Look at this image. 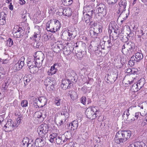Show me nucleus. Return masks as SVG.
Instances as JSON below:
<instances>
[{
  "label": "nucleus",
  "mask_w": 147,
  "mask_h": 147,
  "mask_svg": "<svg viewBox=\"0 0 147 147\" xmlns=\"http://www.w3.org/2000/svg\"><path fill=\"white\" fill-rule=\"evenodd\" d=\"M49 127V125L46 124L41 125L40 126L38 131L40 137L45 138L47 136L46 134L48 132Z\"/></svg>",
  "instance_id": "423d86ee"
},
{
  "label": "nucleus",
  "mask_w": 147,
  "mask_h": 147,
  "mask_svg": "<svg viewBox=\"0 0 147 147\" xmlns=\"http://www.w3.org/2000/svg\"><path fill=\"white\" fill-rule=\"evenodd\" d=\"M63 3L64 2L66 5H70L73 2V0H62Z\"/></svg>",
  "instance_id": "6e6d98bb"
},
{
  "label": "nucleus",
  "mask_w": 147,
  "mask_h": 147,
  "mask_svg": "<svg viewBox=\"0 0 147 147\" xmlns=\"http://www.w3.org/2000/svg\"><path fill=\"white\" fill-rule=\"evenodd\" d=\"M80 100L81 103L84 105H86V98L85 96H83L81 98Z\"/></svg>",
  "instance_id": "680f3d73"
},
{
  "label": "nucleus",
  "mask_w": 147,
  "mask_h": 147,
  "mask_svg": "<svg viewBox=\"0 0 147 147\" xmlns=\"http://www.w3.org/2000/svg\"><path fill=\"white\" fill-rule=\"evenodd\" d=\"M127 5V1L125 0H121L119 3V11L121 12L120 16L124 11L126 10L125 8Z\"/></svg>",
  "instance_id": "4468645a"
},
{
  "label": "nucleus",
  "mask_w": 147,
  "mask_h": 147,
  "mask_svg": "<svg viewBox=\"0 0 147 147\" xmlns=\"http://www.w3.org/2000/svg\"><path fill=\"white\" fill-rule=\"evenodd\" d=\"M37 56L35 57L36 59H39L40 60L43 61L45 58L44 54L40 51L37 52L36 53Z\"/></svg>",
  "instance_id": "4be33fe9"
},
{
  "label": "nucleus",
  "mask_w": 147,
  "mask_h": 147,
  "mask_svg": "<svg viewBox=\"0 0 147 147\" xmlns=\"http://www.w3.org/2000/svg\"><path fill=\"white\" fill-rule=\"evenodd\" d=\"M145 79L144 78H141L139 80L138 82L136 84V85L138 86V89L139 90L140 89L142 88L144 86V85L145 84Z\"/></svg>",
  "instance_id": "393cba45"
},
{
  "label": "nucleus",
  "mask_w": 147,
  "mask_h": 147,
  "mask_svg": "<svg viewBox=\"0 0 147 147\" xmlns=\"http://www.w3.org/2000/svg\"><path fill=\"white\" fill-rule=\"evenodd\" d=\"M40 35L39 34L37 33H34V35L33 36V38L34 40L35 41H38L40 38Z\"/></svg>",
  "instance_id": "052dcab7"
},
{
  "label": "nucleus",
  "mask_w": 147,
  "mask_h": 147,
  "mask_svg": "<svg viewBox=\"0 0 147 147\" xmlns=\"http://www.w3.org/2000/svg\"><path fill=\"white\" fill-rule=\"evenodd\" d=\"M51 23L50 32L52 33H55L59 30L61 27V24L58 20L53 19L50 20Z\"/></svg>",
  "instance_id": "20e7f679"
},
{
  "label": "nucleus",
  "mask_w": 147,
  "mask_h": 147,
  "mask_svg": "<svg viewBox=\"0 0 147 147\" xmlns=\"http://www.w3.org/2000/svg\"><path fill=\"white\" fill-rule=\"evenodd\" d=\"M107 82L110 84L114 82L118 76V72L117 70L114 71L112 75L107 74Z\"/></svg>",
  "instance_id": "6e6552de"
},
{
  "label": "nucleus",
  "mask_w": 147,
  "mask_h": 147,
  "mask_svg": "<svg viewBox=\"0 0 147 147\" xmlns=\"http://www.w3.org/2000/svg\"><path fill=\"white\" fill-rule=\"evenodd\" d=\"M37 67V66H33L32 67H30L29 68L28 70L32 74L35 73L36 72V68Z\"/></svg>",
  "instance_id": "3c124183"
},
{
  "label": "nucleus",
  "mask_w": 147,
  "mask_h": 147,
  "mask_svg": "<svg viewBox=\"0 0 147 147\" xmlns=\"http://www.w3.org/2000/svg\"><path fill=\"white\" fill-rule=\"evenodd\" d=\"M89 25L90 26L91 29H92V28L95 27L98 24H97V23L92 21L90 22Z\"/></svg>",
  "instance_id": "0e129e2a"
},
{
  "label": "nucleus",
  "mask_w": 147,
  "mask_h": 147,
  "mask_svg": "<svg viewBox=\"0 0 147 147\" xmlns=\"http://www.w3.org/2000/svg\"><path fill=\"white\" fill-rule=\"evenodd\" d=\"M132 57H134L136 62H140L143 58L142 54L139 52L136 53L135 54V55H133Z\"/></svg>",
  "instance_id": "aec40b11"
},
{
  "label": "nucleus",
  "mask_w": 147,
  "mask_h": 147,
  "mask_svg": "<svg viewBox=\"0 0 147 147\" xmlns=\"http://www.w3.org/2000/svg\"><path fill=\"white\" fill-rule=\"evenodd\" d=\"M35 59H35H34V58H33L32 59H31L30 60H28V62L27 63V65L29 68L32 67L33 66H35V63L34 62V61Z\"/></svg>",
  "instance_id": "58836bf2"
},
{
  "label": "nucleus",
  "mask_w": 147,
  "mask_h": 147,
  "mask_svg": "<svg viewBox=\"0 0 147 147\" xmlns=\"http://www.w3.org/2000/svg\"><path fill=\"white\" fill-rule=\"evenodd\" d=\"M59 65L58 64H55L54 65L51 67L50 69V74H51V75H52L55 74L57 71V66Z\"/></svg>",
  "instance_id": "b1692460"
},
{
  "label": "nucleus",
  "mask_w": 147,
  "mask_h": 147,
  "mask_svg": "<svg viewBox=\"0 0 147 147\" xmlns=\"http://www.w3.org/2000/svg\"><path fill=\"white\" fill-rule=\"evenodd\" d=\"M98 109V107L96 106L90 107L87 109L85 112L87 117L92 119L96 118L98 116L100 112Z\"/></svg>",
  "instance_id": "7ed1b4c3"
},
{
  "label": "nucleus",
  "mask_w": 147,
  "mask_h": 147,
  "mask_svg": "<svg viewBox=\"0 0 147 147\" xmlns=\"http://www.w3.org/2000/svg\"><path fill=\"white\" fill-rule=\"evenodd\" d=\"M57 134L56 133H53L50 135L49 141L51 142H55V141L57 137Z\"/></svg>",
  "instance_id": "c756f323"
},
{
  "label": "nucleus",
  "mask_w": 147,
  "mask_h": 147,
  "mask_svg": "<svg viewBox=\"0 0 147 147\" xmlns=\"http://www.w3.org/2000/svg\"><path fill=\"white\" fill-rule=\"evenodd\" d=\"M35 99L34 101L36 102L34 103L38 108L42 107L47 103V100L44 96L40 97L38 99L35 98Z\"/></svg>",
  "instance_id": "1a4fd4ad"
},
{
  "label": "nucleus",
  "mask_w": 147,
  "mask_h": 147,
  "mask_svg": "<svg viewBox=\"0 0 147 147\" xmlns=\"http://www.w3.org/2000/svg\"><path fill=\"white\" fill-rule=\"evenodd\" d=\"M90 34L91 36L93 38H97L98 34V33L92 29H91L90 31Z\"/></svg>",
  "instance_id": "4c0bfd02"
},
{
  "label": "nucleus",
  "mask_w": 147,
  "mask_h": 147,
  "mask_svg": "<svg viewBox=\"0 0 147 147\" xmlns=\"http://www.w3.org/2000/svg\"><path fill=\"white\" fill-rule=\"evenodd\" d=\"M135 62H136L135 59H134V57H132L130 60L128 62V64L130 66H133L135 64Z\"/></svg>",
  "instance_id": "de8ad7c7"
},
{
  "label": "nucleus",
  "mask_w": 147,
  "mask_h": 147,
  "mask_svg": "<svg viewBox=\"0 0 147 147\" xmlns=\"http://www.w3.org/2000/svg\"><path fill=\"white\" fill-rule=\"evenodd\" d=\"M106 15V14L98 12L96 13V16L99 20H101L102 18L104 17Z\"/></svg>",
  "instance_id": "79ce46f5"
},
{
  "label": "nucleus",
  "mask_w": 147,
  "mask_h": 147,
  "mask_svg": "<svg viewBox=\"0 0 147 147\" xmlns=\"http://www.w3.org/2000/svg\"><path fill=\"white\" fill-rule=\"evenodd\" d=\"M53 82L50 79L48 78L45 80L44 83L45 86H47L51 85Z\"/></svg>",
  "instance_id": "09e8293b"
},
{
  "label": "nucleus",
  "mask_w": 147,
  "mask_h": 147,
  "mask_svg": "<svg viewBox=\"0 0 147 147\" xmlns=\"http://www.w3.org/2000/svg\"><path fill=\"white\" fill-rule=\"evenodd\" d=\"M111 39L108 40L107 41H105L106 45H107V44H109V46H107V49H106V51H103L105 54H107L109 52V51L112 46V45L111 42Z\"/></svg>",
  "instance_id": "5701e85b"
},
{
  "label": "nucleus",
  "mask_w": 147,
  "mask_h": 147,
  "mask_svg": "<svg viewBox=\"0 0 147 147\" xmlns=\"http://www.w3.org/2000/svg\"><path fill=\"white\" fill-rule=\"evenodd\" d=\"M68 114L69 113L66 109H63L62 111L61 112V115L68 116Z\"/></svg>",
  "instance_id": "4d7b16f0"
},
{
  "label": "nucleus",
  "mask_w": 147,
  "mask_h": 147,
  "mask_svg": "<svg viewBox=\"0 0 147 147\" xmlns=\"http://www.w3.org/2000/svg\"><path fill=\"white\" fill-rule=\"evenodd\" d=\"M67 34H68L69 36L70 37V40L74 38L76 36L75 31H72L71 30H68L67 31Z\"/></svg>",
  "instance_id": "72a5a7b5"
},
{
  "label": "nucleus",
  "mask_w": 147,
  "mask_h": 147,
  "mask_svg": "<svg viewBox=\"0 0 147 147\" xmlns=\"http://www.w3.org/2000/svg\"><path fill=\"white\" fill-rule=\"evenodd\" d=\"M127 34V37L129 38V40L132 39L134 37V34L132 32H130V33Z\"/></svg>",
  "instance_id": "69168bd1"
},
{
  "label": "nucleus",
  "mask_w": 147,
  "mask_h": 147,
  "mask_svg": "<svg viewBox=\"0 0 147 147\" xmlns=\"http://www.w3.org/2000/svg\"><path fill=\"white\" fill-rule=\"evenodd\" d=\"M43 138H37L35 140V143L36 147H42L45 145V142Z\"/></svg>",
  "instance_id": "dca6fc26"
},
{
  "label": "nucleus",
  "mask_w": 147,
  "mask_h": 147,
  "mask_svg": "<svg viewBox=\"0 0 147 147\" xmlns=\"http://www.w3.org/2000/svg\"><path fill=\"white\" fill-rule=\"evenodd\" d=\"M82 44V48H81V50L82 51H85V52L86 53V45L84 43H81Z\"/></svg>",
  "instance_id": "774afa93"
},
{
  "label": "nucleus",
  "mask_w": 147,
  "mask_h": 147,
  "mask_svg": "<svg viewBox=\"0 0 147 147\" xmlns=\"http://www.w3.org/2000/svg\"><path fill=\"white\" fill-rule=\"evenodd\" d=\"M78 76L76 74V76H73L72 78H69V80L71 82L74 83H76L77 81V80L78 79Z\"/></svg>",
  "instance_id": "864d4df0"
},
{
  "label": "nucleus",
  "mask_w": 147,
  "mask_h": 147,
  "mask_svg": "<svg viewBox=\"0 0 147 147\" xmlns=\"http://www.w3.org/2000/svg\"><path fill=\"white\" fill-rule=\"evenodd\" d=\"M92 29L95 31L98 34L102 32V27L98 25L94 28H92Z\"/></svg>",
  "instance_id": "f704fd0d"
},
{
  "label": "nucleus",
  "mask_w": 147,
  "mask_h": 147,
  "mask_svg": "<svg viewBox=\"0 0 147 147\" xmlns=\"http://www.w3.org/2000/svg\"><path fill=\"white\" fill-rule=\"evenodd\" d=\"M13 41L12 39L9 38L6 41V45L9 47H11L13 44Z\"/></svg>",
  "instance_id": "37998d69"
},
{
  "label": "nucleus",
  "mask_w": 147,
  "mask_h": 147,
  "mask_svg": "<svg viewBox=\"0 0 147 147\" xmlns=\"http://www.w3.org/2000/svg\"><path fill=\"white\" fill-rule=\"evenodd\" d=\"M122 51L126 55L131 54L136 50L135 44L131 41L124 44L122 46Z\"/></svg>",
  "instance_id": "f03ea898"
},
{
  "label": "nucleus",
  "mask_w": 147,
  "mask_h": 147,
  "mask_svg": "<svg viewBox=\"0 0 147 147\" xmlns=\"http://www.w3.org/2000/svg\"><path fill=\"white\" fill-rule=\"evenodd\" d=\"M78 121L77 120L73 121L71 123L69 124V127L71 126V130L74 131L76 130L78 126Z\"/></svg>",
  "instance_id": "6ab92c4d"
},
{
  "label": "nucleus",
  "mask_w": 147,
  "mask_h": 147,
  "mask_svg": "<svg viewBox=\"0 0 147 147\" xmlns=\"http://www.w3.org/2000/svg\"><path fill=\"white\" fill-rule=\"evenodd\" d=\"M55 44L57 45L58 46L61 50L63 49L64 48L63 43L61 41H58L55 42Z\"/></svg>",
  "instance_id": "49530a36"
},
{
  "label": "nucleus",
  "mask_w": 147,
  "mask_h": 147,
  "mask_svg": "<svg viewBox=\"0 0 147 147\" xmlns=\"http://www.w3.org/2000/svg\"><path fill=\"white\" fill-rule=\"evenodd\" d=\"M118 0H106L107 3L108 4L109 7H112L115 4Z\"/></svg>",
  "instance_id": "2f4dec72"
},
{
  "label": "nucleus",
  "mask_w": 147,
  "mask_h": 147,
  "mask_svg": "<svg viewBox=\"0 0 147 147\" xmlns=\"http://www.w3.org/2000/svg\"><path fill=\"white\" fill-rule=\"evenodd\" d=\"M16 125V124H14L13 121L11 119H10L4 125L3 128L5 131L10 132L14 130V127Z\"/></svg>",
  "instance_id": "0eeeda50"
},
{
  "label": "nucleus",
  "mask_w": 147,
  "mask_h": 147,
  "mask_svg": "<svg viewBox=\"0 0 147 147\" xmlns=\"http://www.w3.org/2000/svg\"><path fill=\"white\" fill-rule=\"evenodd\" d=\"M137 32L138 33V35L137 36H138V38H140L141 37H142V38H143L145 36V33L143 32V31L142 30H138Z\"/></svg>",
  "instance_id": "8fccbe9b"
},
{
  "label": "nucleus",
  "mask_w": 147,
  "mask_h": 147,
  "mask_svg": "<svg viewBox=\"0 0 147 147\" xmlns=\"http://www.w3.org/2000/svg\"><path fill=\"white\" fill-rule=\"evenodd\" d=\"M61 87L63 89H70L73 87V84L68 79H64L61 82Z\"/></svg>",
  "instance_id": "9d476101"
},
{
  "label": "nucleus",
  "mask_w": 147,
  "mask_h": 147,
  "mask_svg": "<svg viewBox=\"0 0 147 147\" xmlns=\"http://www.w3.org/2000/svg\"><path fill=\"white\" fill-rule=\"evenodd\" d=\"M131 135V132L129 130L119 131L116 134L115 142L117 144L125 142L130 138Z\"/></svg>",
  "instance_id": "f257e3e1"
},
{
  "label": "nucleus",
  "mask_w": 147,
  "mask_h": 147,
  "mask_svg": "<svg viewBox=\"0 0 147 147\" xmlns=\"http://www.w3.org/2000/svg\"><path fill=\"white\" fill-rule=\"evenodd\" d=\"M62 12L61 13L62 15L63 14L65 16L67 17H69L71 16L72 14L71 9L69 8H65L64 9H63Z\"/></svg>",
  "instance_id": "a211bd4d"
},
{
  "label": "nucleus",
  "mask_w": 147,
  "mask_h": 147,
  "mask_svg": "<svg viewBox=\"0 0 147 147\" xmlns=\"http://www.w3.org/2000/svg\"><path fill=\"white\" fill-rule=\"evenodd\" d=\"M67 74L69 78H72L73 76H75L76 77L77 74L74 71L72 70L68 71L67 72Z\"/></svg>",
  "instance_id": "e433bc0d"
},
{
  "label": "nucleus",
  "mask_w": 147,
  "mask_h": 147,
  "mask_svg": "<svg viewBox=\"0 0 147 147\" xmlns=\"http://www.w3.org/2000/svg\"><path fill=\"white\" fill-rule=\"evenodd\" d=\"M9 84L7 81L4 82L2 85V90L4 92H5L6 90L8 87Z\"/></svg>",
  "instance_id": "a19ab883"
},
{
  "label": "nucleus",
  "mask_w": 147,
  "mask_h": 147,
  "mask_svg": "<svg viewBox=\"0 0 147 147\" xmlns=\"http://www.w3.org/2000/svg\"><path fill=\"white\" fill-rule=\"evenodd\" d=\"M112 29L109 30V32L110 33V39L114 41L118 38L119 33V29H118L116 26H111Z\"/></svg>",
  "instance_id": "39448f33"
},
{
  "label": "nucleus",
  "mask_w": 147,
  "mask_h": 147,
  "mask_svg": "<svg viewBox=\"0 0 147 147\" xmlns=\"http://www.w3.org/2000/svg\"><path fill=\"white\" fill-rule=\"evenodd\" d=\"M86 53L85 51H82V50H79V51H77L76 52H75L76 56L80 60L83 57L84 55Z\"/></svg>",
  "instance_id": "bb28decb"
},
{
  "label": "nucleus",
  "mask_w": 147,
  "mask_h": 147,
  "mask_svg": "<svg viewBox=\"0 0 147 147\" xmlns=\"http://www.w3.org/2000/svg\"><path fill=\"white\" fill-rule=\"evenodd\" d=\"M84 11L88 15L93 16L94 13V8L92 6L90 5H86L84 8Z\"/></svg>",
  "instance_id": "ddd939ff"
},
{
  "label": "nucleus",
  "mask_w": 147,
  "mask_h": 147,
  "mask_svg": "<svg viewBox=\"0 0 147 147\" xmlns=\"http://www.w3.org/2000/svg\"><path fill=\"white\" fill-rule=\"evenodd\" d=\"M16 30V31L14 30L13 32L14 37L18 38L22 37L24 36L25 31L21 28L19 27L18 29Z\"/></svg>",
  "instance_id": "f8f14e48"
},
{
  "label": "nucleus",
  "mask_w": 147,
  "mask_h": 147,
  "mask_svg": "<svg viewBox=\"0 0 147 147\" xmlns=\"http://www.w3.org/2000/svg\"><path fill=\"white\" fill-rule=\"evenodd\" d=\"M63 135L65 136L67 140L70 139L71 136V133L68 131L65 132Z\"/></svg>",
  "instance_id": "5fc2aeb1"
},
{
  "label": "nucleus",
  "mask_w": 147,
  "mask_h": 147,
  "mask_svg": "<svg viewBox=\"0 0 147 147\" xmlns=\"http://www.w3.org/2000/svg\"><path fill=\"white\" fill-rule=\"evenodd\" d=\"M60 136L61 137V144H63L67 141L66 139L65 136L63 135H60Z\"/></svg>",
  "instance_id": "338daca9"
},
{
  "label": "nucleus",
  "mask_w": 147,
  "mask_h": 147,
  "mask_svg": "<svg viewBox=\"0 0 147 147\" xmlns=\"http://www.w3.org/2000/svg\"><path fill=\"white\" fill-rule=\"evenodd\" d=\"M134 116L131 115L128 117H127L126 119L130 122L134 121H135V118H134Z\"/></svg>",
  "instance_id": "e2e57ef3"
},
{
  "label": "nucleus",
  "mask_w": 147,
  "mask_h": 147,
  "mask_svg": "<svg viewBox=\"0 0 147 147\" xmlns=\"http://www.w3.org/2000/svg\"><path fill=\"white\" fill-rule=\"evenodd\" d=\"M68 94L72 100H74L77 96V93L73 90L69 91Z\"/></svg>",
  "instance_id": "c85d7f7f"
},
{
  "label": "nucleus",
  "mask_w": 147,
  "mask_h": 147,
  "mask_svg": "<svg viewBox=\"0 0 147 147\" xmlns=\"http://www.w3.org/2000/svg\"><path fill=\"white\" fill-rule=\"evenodd\" d=\"M42 43L41 42L38 41H35L33 44V46L34 48H39L40 46H42Z\"/></svg>",
  "instance_id": "c03bdc74"
},
{
  "label": "nucleus",
  "mask_w": 147,
  "mask_h": 147,
  "mask_svg": "<svg viewBox=\"0 0 147 147\" xmlns=\"http://www.w3.org/2000/svg\"><path fill=\"white\" fill-rule=\"evenodd\" d=\"M63 49V54L66 55H69L71 52L70 47L68 46H64Z\"/></svg>",
  "instance_id": "cd10ccee"
},
{
  "label": "nucleus",
  "mask_w": 147,
  "mask_h": 147,
  "mask_svg": "<svg viewBox=\"0 0 147 147\" xmlns=\"http://www.w3.org/2000/svg\"><path fill=\"white\" fill-rule=\"evenodd\" d=\"M30 140L27 138H24L22 141V147H26L30 142Z\"/></svg>",
  "instance_id": "c9c22d12"
},
{
  "label": "nucleus",
  "mask_w": 147,
  "mask_h": 147,
  "mask_svg": "<svg viewBox=\"0 0 147 147\" xmlns=\"http://www.w3.org/2000/svg\"><path fill=\"white\" fill-rule=\"evenodd\" d=\"M90 46H91V47H90V48H88V52L90 54H94L99 49V46L97 45L96 46H92V45H90Z\"/></svg>",
  "instance_id": "a878e982"
},
{
  "label": "nucleus",
  "mask_w": 147,
  "mask_h": 147,
  "mask_svg": "<svg viewBox=\"0 0 147 147\" xmlns=\"http://www.w3.org/2000/svg\"><path fill=\"white\" fill-rule=\"evenodd\" d=\"M37 117L42 121L46 117V112L45 110H40L35 113Z\"/></svg>",
  "instance_id": "2eb2a0df"
},
{
  "label": "nucleus",
  "mask_w": 147,
  "mask_h": 147,
  "mask_svg": "<svg viewBox=\"0 0 147 147\" xmlns=\"http://www.w3.org/2000/svg\"><path fill=\"white\" fill-rule=\"evenodd\" d=\"M98 12L107 14V10L105 5L103 3H101L98 5Z\"/></svg>",
  "instance_id": "f3484780"
},
{
  "label": "nucleus",
  "mask_w": 147,
  "mask_h": 147,
  "mask_svg": "<svg viewBox=\"0 0 147 147\" xmlns=\"http://www.w3.org/2000/svg\"><path fill=\"white\" fill-rule=\"evenodd\" d=\"M84 19L82 18V19L83 21H85L86 23H88L90 22V19L92 18V16L88 15L85 13L84 12L83 13Z\"/></svg>",
  "instance_id": "412c9836"
},
{
  "label": "nucleus",
  "mask_w": 147,
  "mask_h": 147,
  "mask_svg": "<svg viewBox=\"0 0 147 147\" xmlns=\"http://www.w3.org/2000/svg\"><path fill=\"white\" fill-rule=\"evenodd\" d=\"M35 58L36 59L34 61V62L35 63V66H37V68L40 67L42 65L43 61L40 60L39 59H36L35 57H34V59H35Z\"/></svg>",
  "instance_id": "473e14b6"
},
{
  "label": "nucleus",
  "mask_w": 147,
  "mask_h": 147,
  "mask_svg": "<svg viewBox=\"0 0 147 147\" xmlns=\"http://www.w3.org/2000/svg\"><path fill=\"white\" fill-rule=\"evenodd\" d=\"M30 142L28 143V145L26 147H36L35 145V143L33 142V141L32 140H30Z\"/></svg>",
  "instance_id": "603ef678"
},
{
  "label": "nucleus",
  "mask_w": 147,
  "mask_h": 147,
  "mask_svg": "<svg viewBox=\"0 0 147 147\" xmlns=\"http://www.w3.org/2000/svg\"><path fill=\"white\" fill-rule=\"evenodd\" d=\"M24 57H22L19 60L17 63H16L13 67V69L15 71H18L21 69L24 65Z\"/></svg>",
  "instance_id": "9b49d317"
},
{
  "label": "nucleus",
  "mask_w": 147,
  "mask_h": 147,
  "mask_svg": "<svg viewBox=\"0 0 147 147\" xmlns=\"http://www.w3.org/2000/svg\"><path fill=\"white\" fill-rule=\"evenodd\" d=\"M61 102V99L59 97H57L55 98L54 103L57 106H59L60 105Z\"/></svg>",
  "instance_id": "a18cd8bd"
},
{
  "label": "nucleus",
  "mask_w": 147,
  "mask_h": 147,
  "mask_svg": "<svg viewBox=\"0 0 147 147\" xmlns=\"http://www.w3.org/2000/svg\"><path fill=\"white\" fill-rule=\"evenodd\" d=\"M134 147H146V146L143 142H138L134 145H133Z\"/></svg>",
  "instance_id": "ea45409f"
},
{
  "label": "nucleus",
  "mask_w": 147,
  "mask_h": 147,
  "mask_svg": "<svg viewBox=\"0 0 147 147\" xmlns=\"http://www.w3.org/2000/svg\"><path fill=\"white\" fill-rule=\"evenodd\" d=\"M61 37L65 40H71L67 34V31L63 32L61 35Z\"/></svg>",
  "instance_id": "7c9ffc66"
},
{
  "label": "nucleus",
  "mask_w": 147,
  "mask_h": 147,
  "mask_svg": "<svg viewBox=\"0 0 147 147\" xmlns=\"http://www.w3.org/2000/svg\"><path fill=\"white\" fill-rule=\"evenodd\" d=\"M28 104V101L26 100H24L22 101L21 105L22 107H25L27 106Z\"/></svg>",
  "instance_id": "bf43d9fd"
},
{
  "label": "nucleus",
  "mask_w": 147,
  "mask_h": 147,
  "mask_svg": "<svg viewBox=\"0 0 147 147\" xmlns=\"http://www.w3.org/2000/svg\"><path fill=\"white\" fill-rule=\"evenodd\" d=\"M53 51L57 53L62 50L59 47L55 44V46L54 48H53Z\"/></svg>",
  "instance_id": "13d9d810"
}]
</instances>
